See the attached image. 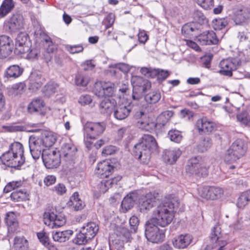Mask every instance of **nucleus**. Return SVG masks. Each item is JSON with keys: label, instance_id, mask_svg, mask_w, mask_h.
Wrapping results in <instances>:
<instances>
[{"label": "nucleus", "instance_id": "c9c22d12", "mask_svg": "<svg viewBox=\"0 0 250 250\" xmlns=\"http://www.w3.org/2000/svg\"><path fill=\"white\" fill-rule=\"evenodd\" d=\"M73 233V231L71 230L53 232L52 237L55 241L64 242L69 240Z\"/></svg>", "mask_w": 250, "mask_h": 250}, {"label": "nucleus", "instance_id": "7c9ffc66", "mask_svg": "<svg viewBox=\"0 0 250 250\" xmlns=\"http://www.w3.org/2000/svg\"><path fill=\"white\" fill-rule=\"evenodd\" d=\"M23 69L18 65H12L8 67L5 70L4 76L8 80H14L21 75Z\"/></svg>", "mask_w": 250, "mask_h": 250}, {"label": "nucleus", "instance_id": "de8ad7c7", "mask_svg": "<svg viewBox=\"0 0 250 250\" xmlns=\"http://www.w3.org/2000/svg\"><path fill=\"white\" fill-rule=\"evenodd\" d=\"M90 241L89 238L84 234L81 229L76 234L75 238L73 239V243L78 245H85Z\"/></svg>", "mask_w": 250, "mask_h": 250}, {"label": "nucleus", "instance_id": "bf43d9fd", "mask_svg": "<svg viewBox=\"0 0 250 250\" xmlns=\"http://www.w3.org/2000/svg\"><path fill=\"white\" fill-rule=\"evenodd\" d=\"M66 50L71 54L79 53L82 52L83 50V47L81 44L76 45H66Z\"/></svg>", "mask_w": 250, "mask_h": 250}, {"label": "nucleus", "instance_id": "c85d7f7f", "mask_svg": "<svg viewBox=\"0 0 250 250\" xmlns=\"http://www.w3.org/2000/svg\"><path fill=\"white\" fill-rule=\"evenodd\" d=\"M99 226L95 223L90 222L84 224L81 229L90 240L93 239L99 231Z\"/></svg>", "mask_w": 250, "mask_h": 250}, {"label": "nucleus", "instance_id": "680f3d73", "mask_svg": "<svg viewBox=\"0 0 250 250\" xmlns=\"http://www.w3.org/2000/svg\"><path fill=\"white\" fill-rule=\"evenodd\" d=\"M40 53L39 50L36 48L30 49L25 54H26V58L30 61H34L38 59Z\"/></svg>", "mask_w": 250, "mask_h": 250}, {"label": "nucleus", "instance_id": "ddd939ff", "mask_svg": "<svg viewBox=\"0 0 250 250\" xmlns=\"http://www.w3.org/2000/svg\"><path fill=\"white\" fill-rule=\"evenodd\" d=\"M61 158L59 152L50 149L45 150L42 156L44 165L47 168L58 167L61 163Z\"/></svg>", "mask_w": 250, "mask_h": 250}, {"label": "nucleus", "instance_id": "473e14b6", "mask_svg": "<svg viewBox=\"0 0 250 250\" xmlns=\"http://www.w3.org/2000/svg\"><path fill=\"white\" fill-rule=\"evenodd\" d=\"M131 110L130 105L121 104L117 106L114 111V116L119 120L125 119L129 114Z\"/></svg>", "mask_w": 250, "mask_h": 250}, {"label": "nucleus", "instance_id": "20e7f679", "mask_svg": "<svg viewBox=\"0 0 250 250\" xmlns=\"http://www.w3.org/2000/svg\"><path fill=\"white\" fill-rule=\"evenodd\" d=\"M105 129L104 122H87L83 126L84 142L86 147L90 149L93 145L92 140H96L101 135Z\"/></svg>", "mask_w": 250, "mask_h": 250}, {"label": "nucleus", "instance_id": "8fccbe9b", "mask_svg": "<svg viewBox=\"0 0 250 250\" xmlns=\"http://www.w3.org/2000/svg\"><path fill=\"white\" fill-rule=\"evenodd\" d=\"M88 82L89 78L87 75L80 72H78L76 74L75 82L76 85L85 86L88 84Z\"/></svg>", "mask_w": 250, "mask_h": 250}, {"label": "nucleus", "instance_id": "603ef678", "mask_svg": "<svg viewBox=\"0 0 250 250\" xmlns=\"http://www.w3.org/2000/svg\"><path fill=\"white\" fill-rule=\"evenodd\" d=\"M209 200H215L220 198L223 194V190L219 187H210Z\"/></svg>", "mask_w": 250, "mask_h": 250}, {"label": "nucleus", "instance_id": "37998d69", "mask_svg": "<svg viewBox=\"0 0 250 250\" xmlns=\"http://www.w3.org/2000/svg\"><path fill=\"white\" fill-rule=\"evenodd\" d=\"M138 124L139 128L149 132L155 129L157 126V123L155 120L149 119L146 121H139Z\"/></svg>", "mask_w": 250, "mask_h": 250}, {"label": "nucleus", "instance_id": "ea45409f", "mask_svg": "<svg viewBox=\"0 0 250 250\" xmlns=\"http://www.w3.org/2000/svg\"><path fill=\"white\" fill-rule=\"evenodd\" d=\"M24 184L25 183L21 180L10 182L5 186L3 191L8 193L12 190L14 191L18 190L20 188H24Z\"/></svg>", "mask_w": 250, "mask_h": 250}, {"label": "nucleus", "instance_id": "0eeeda50", "mask_svg": "<svg viewBox=\"0 0 250 250\" xmlns=\"http://www.w3.org/2000/svg\"><path fill=\"white\" fill-rule=\"evenodd\" d=\"M145 226V236L148 241L153 243H158L164 240L165 230L160 229L157 224L147 221Z\"/></svg>", "mask_w": 250, "mask_h": 250}, {"label": "nucleus", "instance_id": "a19ab883", "mask_svg": "<svg viewBox=\"0 0 250 250\" xmlns=\"http://www.w3.org/2000/svg\"><path fill=\"white\" fill-rule=\"evenodd\" d=\"M5 223L12 231L14 230L17 228L18 223L16 215L14 212H10L6 214Z\"/></svg>", "mask_w": 250, "mask_h": 250}, {"label": "nucleus", "instance_id": "864d4df0", "mask_svg": "<svg viewBox=\"0 0 250 250\" xmlns=\"http://www.w3.org/2000/svg\"><path fill=\"white\" fill-rule=\"evenodd\" d=\"M192 17L196 22H199L201 24L208 22V19L200 11L195 10L193 13Z\"/></svg>", "mask_w": 250, "mask_h": 250}, {"label": "nucleus", "instance_id": "5fc2aeb1", "mask_svg": "<svg viewBox=\"0 0 250 250\" xmlns=\"http://www.w3.org/2000/svg\"><path fill=\"white\" fill-rule=\"evenodd\" d=\"M250 198L248 193L243 192L238 199L237 202L238 208H243L250 200Z\"/></svg>", "mask_w": 250, "mask_h": 250}, {"label": "nucleus", "instance_id": "72a5a7b5", "mask_svg": "<svg viewBox=\"0 0 250 250\" xmlns=\"http://www.w3.org/2000/svg\"><path fill=\"white\" fill-rule=\"evenodd\" d=\"M29 192L23 188L13 191L10 195L11 200L15 202L26 201L29 199Z\"/></svg>", "mask_w": 250, "mask_h": 250}, {"label": "nucleus", "instance_id": "c03bdc74", "mask_svg": "<svg viewBox=\"0 0 250 250\" xmlns=\"http://www.w3.org/2000/svg\"><path fill=\"white\" fill-rule=\"evenodd\" d=\"M196 30L197 24L194 22L186 23L182 28V34L187 37L192 35V33Z\"/></svg>", "mask_w": 250, "mask_h": 250}, {"label": "nucleus", "instance_id": "2f4dec72", "mask_svg": "<svg viewBox=\"0 0 250 250\" xmlns=\"http://www.w3.org/2000/svg\"><path fill=\"white\" fill-rule=\"evenodd\" d=\"M102 179V180L100 181L99 183L98 184V188L100 192L104 193L112 187V185L116 184L121 180V177H117Z\"/></svg>", "mask_w": 250, "mask_h": 250}, {"label": "nucleus", "instance_id": "c756f323", "mask_svg": "<svg viewBox=\"0 0 250 250\" xmlns=\"http://www.w3.org/2000/svg\"><path fill=\"white\" fill-rule=\"evenodd\" d=\"M45 108L44 101L39 98H36L32 100L27 106V111L32 114L34 113H42Z\"/></svg>", "mask_w": 250, "mask_h": 250}, {"label": "nucleus", "instance_id": "a18cd8bd", "mask_svg": "<svg viewBox=\"0 0 250 250\" xmlns=\"http://www.w3.org/2000/svg\"><path fill=\"white\" fill-rule=\"evenodd\" d=\"M212 141L210 138L205 137L201 140L197 146L198 151L204 152L207 151L211 146Z\"/></svg>", "mask_w": 250, "mask_h": 250}, {"label": "nucleus", "instance_id": "a878e982", "mask_svg": "<svg viewBox=\"0 0 250 250\" xmlns=\"http://www.w3.org/2000/svg\"><path fill=\"white\" fill-rule=\"evenodd\" d=\"M138 199V194L136 191L129 192L124 198L121 203L122 209L125 211L130 209L133 207Z\"/></svg>", "mask_w": 250, "mask_h": 250}, {"label": "nucleus", "instance_id": "4d7b16f0", "mask_svg": "<svg viewBox=\"0 0 250 250\" xmlns=\"http://www.w3.org/2000/svg\"><path fill=\"white\" fill-rule=\"evenodd\" d=\"M43 40L46 43L45 46L47 53H52L56 51L57 47L55 44L52 42L50 37L47 36H45Z\"/></svg>", "mask_w": 250, "mask_h": 250}, {"label": "nucleus", "instance_id": "e2e57ef3", "mask_svg": "<svg viewBox=\"0 0 250 250\" xmlns=\"http://www.w3.org/2000/svg\"><path fill=\"white\" fill-rule=\"evenodd\" d=\"M173 115V112L170 110L165 111L160 115L159 118L162 120V124L164 125L170 119Z\"/></svg>", "mask_w": 250, "mask_h": 250}, {"label": "nucleus", "instance_id": "f8f14e48", "mask_svg": "<svg viewBox=\"0 0 250 250\" xmlns=\"http://www.w3.org/2000/svg\"><path fill=\"white\" fill-rule=\"evenodd\" d=\"M137 83L139 84L133 86L132 94V99L135 104L143 98L144 93L149 89L151 86L150 82L142 78H137Z\"/></svg>", "mask_w": 250, "mask_h": 250}, {"label": "nucleus", "instance_id": "09e8293b", "mask_svg": "<svg viewBox=\"0 0 250 250\" xmlns=\"http://www.w3.org/2000/svg\"><path fill=\"white\" fill-rule=\"evenodd\" d=\"M57 87V83L53 82H49L44 86L42 92L45 96L49 97L55 93Z\"/></svg>", "mask_w": 250, "mask_h": 250}, {"label": "nucleus", "instance_id": "e433bc0d", "mask_svg": "<svg viewBox=\"0 0 250 250\" xmlns=\"http://www.w3.org/2000/svg\"><path fill=\"white\" fill-rule=\"evenodd\" d=\"M28 243L23 236H17L14 239V250H28Z\"/></svg>", "mask_w": 250, "mask_h": 250}, {"label": "nucleus", "instance_id": "13d9d810", "mask_svg": "<svg viewBox=\"0 0 250 250\" xmlns=\"http://www.w3.org/2000/svg\"><path fill=\"white\" fill-rule=\"evenodd\" d=\"M37 236L40 242L45 247L50 245L49 238L47 233L43 230L37 233Z\"/></svg>", "mask_w": 250, "mask_h": 250}, {"label": "nucleus", "instance_id": "cd10ccee", "mask_svg": "<svg viewBox=\"0 0 250 250\" xmlns=\"http://www.w3.org/2000/svg\"><path fill=\"white\" fill-rule=\"evenodd\" d=\"M45 81V78L41 74L33 73L29 77L30 89L36 90L41 87Z\"/></svg>", "mask_w": 250, "mask_h": 250}, {"label": "nucleus", "instance_id": "4468645a", "mask_svg": "<svg viewBox=\"0 0 250 250\" xmlns=\"http://www.w3.org/2000/svg\"><path fill=\"white\" fill-rule=\"evenodd\" d=\"M28 143L30 153L35 160L38 159L41 156L42 157V153L47 150L45 149L44 144L41 138L31 136Z\"/></svg>", "mask_w": 250, "mask_h": 250}, {"label": "nucleus", "instance_id": "f257e3e1", "mask_svg": "<svg viewBox=\"0 0 250 250\" xmlns=\"http://www.w3.org/2000/svg\"><path fill=\"white\" fill-rule=\"evenodd\" d=\"M179 203L176 199L165 201L156 208L153 211V217L149 221L162 227L169 225L174 217L175 208Z\"/></svg>", "mask_w": 250, "mask_h": 250}, {"label": "nucleus", "instance_id": "6e6552de", "mask_svg": "<svg viewBox=\"0 0 250 250\" xmlns=\"http://www.w3.org/2000/svg\"><path fill=\"white\" fill-rule=\"evenodd\" d=\"M210 237V243L207 246V250H223L227 244L222 236L221 229L219 224L214 226Z\"/></svg>", "mask_w": 250, "mask_h": 250}, {"label": "nucleus", "instance_id": "49530a36", "mask_svg": "<svg viewBox=\"0 0 250 250\" xmlns=\"http://www.w3.org/2000/svg\"><path fill=\"white\" fill-rule=\"evenodd\" d=\"M228 24L226 18L215 19L212 21L211 26L215 30H220L224 28Z\"/></svg>", "mask_w": 250, "mask_h": 250}, {"label": "nucleus", "instance_id": "5701e85b", "mask_svg": "<svg viewBox=\"0 0 250 250\" xmlns=\"http://www.w3.org/2000/svg\"><path fill=\"white\" fill-rule=\"evenodd\" d=\"M233 61V59L230 58L221 61L219 64V73L224 76L231 77L233 75L232 72L236 69L237 66Z\"/></svg>", "mask_w": 250, "mask_h": 250}, {"label": "nucleus", "instance_id": "9b49d317", "mask_svg": "<svg viewBox=\"0 0 250 250\" xmlns=\"http://www.w3.org/2000/svg\"><path fill=\"white\" fill-rule=\"evenodd\" d=\"M114 90L115 84L113 83L100 81L95 83L93 92L99 97H111Z\"/></svg>", "mask_w": 250, "mask_h": 250}, {"label": "nucleus", "instance_id": "79ce46f5", "mask_svg": "<svg viewBox=\"0 0 250 250\" xmlns=\"http://www.w3.org/2000/svg\"><path fill=\"white\" fill-rule=\"evenodd\" d=\"M161 95L159 91L150 92L145 96V100L148 104H155L161 99Z\"/></svg>", "mask_w": 250, "mask_h": 250}, {"label": "nucleus", "instance_id": "69168bd1", "mask_svg": "<svg viewBox=\"0 0 250 250\" xmlns=\"http://www.w3.org/2000/svg\"><path fill=\"white\" fill-rule=\"evenodd\" d=\"M79 102L82 105H89L92 104V99L89 95H82L79 98Z\"/></svg>", "mask_w": 250, "mask_h": 250}, {"label": "nucleus", "instance_id": "9d476101", "mask_svg": "<svg viewBox=\"0 0 250 250\" xmlns=\"http://www.w3.org/2000/svg\"><path fill=\"white\" fill-rule=\"evenodd\" d=\"M139 208L141 212H146L159 205V201L156 194L151 192L142 195L138 199Z\"/></svg>", "mask_w": 250, "mask_h": 250}, {"label": "nucleus", "instance_id": "a211bd4d", "mask_svg": "<svg viewBox=\"0 0 250 250\" xmlns=\"http://www.w3.org/2000/svg\"><path fill=\"white\" fill-rule=\"evenodd\" d=\"M232 20L237 25L245 22L250 18V9L243 6H238L232 9Z\"/></svg>", "mask_w": 250, "mask_h": 250}, {"label": "nucleus", "instance_id": "423d86ee", "mask_svg": "<svg viewBox=\"0 0 250 250\" xmlns=\"http://www.w3.org/2000/svg\"><path fill=\"white\" fill-rule=\"evenodd\" d=\"M186 173L190 176L197 177L204 176L208 174V167L199 157L191 158L186 167Z\"/></svg>", "mask_w": 250, "mask_h": 250}, {"label": "nucleus", "instance_id": "774afa93", "mask_svg": "<svg viewBox=\"0 0 250 250\" xmlns=\"http://www.w3.org/2000/svg\"><path fill=\"white\" fill-rule=\"evenodd\" d=\"M157 79L159 82H162L167 79L170 75L169 72L167 70L158 69Z\"/></svg>", "mask_w": 250, "mask_h": 250}, {"label": "nucleus", "instance_id": "39448f33", "mask_svg": "<svg viewBox=\"0 0 250 250\" xmlns=\"http://www.w3.org/2000/svg\"><path fill=\"white\" fill-rule=\"evenodd\" d=\"M247 145L241 139H237L231 145L225 156L227 163H232L242 157L246 153Z\"/></svg>", "mask_w": 250, "mask_h": 250}, {"label": "nucleus", "instance_id": "6e6d98bb", "mask_svg": "<svg viewBox=\"0 0 250 250\" xmlns=\"http://www.w3.org/2000/svg\"><path fill=\"white\" fill-rule=\"evenodd\" d=\"M43 144L45 147H50L55 143L56 139L55 136L51 133H48L42 138Z\"/></svg>", "mask_w": 250, "mask_h": 250}, {"label": "nucleus", "instance_id": "4c0bfd02", "mask_svg": "<svg viewBox=\"0 0 250 250\" xmlns=\"http://www.w3.org/2000/svg\"><path fill=\"white\" fill-rule=\"evenodd\" d=\"M115 101L109 99L103 100L100 104L101 111L104 113L110 114L115 107Z\"/></svg>", "mask_w": 250, "mask_h": 250}, {"label": "nucleus", "instance_id": "052dcab7", "mask_svg": "<svg viewBox=\"0 0 250 250\" xmlns=\"http://www.w3.org/2000/svg\"><path fill=\"white\" fill-rule=\"evenodd\" d=\"M210 187L206 186L200 187L198 189V194L201 197L209 200L210 199L209 195L210 194Z\"/></svg>", "mask_w": 250, "mask_h": 250}, {"label": "nucleus", "instance_id": "f3484780", "mask_svg": "<svg viewBox=\"0 0 250 250\" xmlns=\"http://www.w3.org/2000/svg\"><path fill=\"white\" fill-rule=\"evenodd\" d=\"M15 48L12 39L5 35L0 36V58L4 59L9 56Z\"/></svg>", "mask_w": 250, "mask_h": 250}, {"label": "nucleus", "instance_id": "f03ea898", "mask_svg": "<svg viewBox=\"0 0 250 250\" xmlns=\"http://www.w3.org/2000/svg\"><path fill=\"white\" fill-rule=\"evenodd\" d=\"M0 159L4 165L19 169L25 160L23 145L18 142L11 144L9 150L2 155Z\"/></svg>", "mask_w": 250, "mask_h": 250}, {"label": "nucleus", "instance_id": "aec40b11", "mask_svg": "<svg viewBox=\"0 0 250 250\" xmlns=\"http://www.w3.org/2000/svg\"><path fill=\"white\" fill-rule=\"evenodd\" d=\"M77 151V149L73 144L67 143L62 146L60 154L62 160L70 162L75 160Z\"/></svg>", "mask_w": 250, "mask_h": 250}, {"label": "nucleus", "instance_id": "b1692460", "mask_svg": "<svg viewBox=\"0 0 250 250\" xmlns=\"http://www.w3.org/2000/svg\"><path fill=\"white\" fill-rule=\"evenodd\" d=\"M196 127L199 132L210 133L216 129V125L207 117H203L196 121Z\"/></svg>", "mask_w": 250, "mask_h": 250}, {"label": "nucleus", "instance_id": "dca6fc26", "mask_svg": "<svg viewBox=\"0 0 250 250\" xmlns=\"http://www.w3.org/2000/svg\"><path fill=\"white\" fill-rule=\"evenodd\" d=\"M23 18L19 14H14L4 22V27L9 33H14L23 27Z\"/></svg>", "mask_w": 250, "mask_h": 250}, {"label": "nucleus", "instance_id": "0e129e2a", "mask_svg": "<svg viewBox=\"0 0 250 250\" xmlns=\"http://www.w3.org/2000/svg\"><path fill=\"white\" fill-rule=\"evenodd\" d=\"M237 120L242 124L250 126V119L247 117L246 113H242L237 115Z\"/></svg>", "mask_w": 250, "mask_h": 250}, {"label": "nucleus", "instance_id": "f704fd0d", "mask_svg": "<svg viewBox=\"0 0 250 250\" xmlns=\"http://www.w3.org/2000/svg\"><path fill=\"white\" fill-rule=\"evenodd\" d=\"M68 205L75 211L82 210L85 206L84 203L79 198L78 192H75L70 197Z\"/></svg>", "mask_w": 250, "mask_h": 250}, {"label": "nucleus", "instance_id": "4be33fe9", "mask_svg": "<svg viewBox=\"0 0 250 250\" xmlns=\"http://www.w3.org/2000/svg\"><path fill=\"white\" fill-rule=\"evenodd\" d=\"M114 167L109 161H103L99 163L95 170V174L100 178H107L112 174Z\"/></svg>", "mask_w": 250, "mask_h": 250}, {"label": "nucleus", "instance_id": "58836bf2", "mask_svg": "<svg viewBox=\"0 0 250 250\" xmlns=\"http://www.w3.org/2000/svg\"><path fill=\"white\" fill-rule=\"evenodd\" d=\"M15 5L14 1H3L0 7V18L6 16L12 10Z\"/></svg>", "mask_w": 250, "mask_h": 250}, {"label": "nucleus", "instance_id": "2eb2a0df", "mask_svg": "<svg viewBox=\"0 0 250 250\" xmlns=\"http://www.w3.org/2000/svg\"><path fill=\"white\" fill-rule=\"evenodd\" d=\"M30 46L31 42L28 35L24 32L20 33L16 39L15 53L19 54H25L30 50Z\"/></svg>", "mask_w": 250, "mask_h": 250}, {"label": "nucleus", "instance_id": "393cba45", "mask_svg": "<svg viewBox=\"0 0 250 250\" xmlns=\"http://www.w3.org/2000/svg\"><path fill=\"white\" fill-rule=\"evenodd\" d=\"M182 154V151L179 148L166 149L163 152V159L165 163L173 165L176 163Z\"/></svg>", "mask_w": 250, "mask_h": 250}, {"label": "nucleus", "instance_id": "412c9836", "mask_svg": "<svg viewBox=\"0 0 250 250\" xmlns=\"http://www.w3.org/2000/svg\"><path fill=\"white\" fill-rule=\"evenodd\" d=\"M197 41L202 45L217 44L219 42L215 33L212 30L206 31L199 35Z\"/></svg>", "mask_w": 250, "mask_h": 250}, {"label": "nucleus", "instance_id": "bb28decb", "mask_svg": "<svg viewBox=\"0 0 250 250\" xmlns=\"http://www.w3.org/2000/svg\"><path fill=\"white\" fill-rule=\"evenodd\" d=\"M192 240V237L189 234H181L172 241L174 247L178 249H184L188 247Z\"/></svg>", "mask_w": 250, "mask_h": 250}, {"label": "nucleus", "instance_id": "338daca9", "mask_svg": "<svg viewBox=\"0 0 250 250\" xmlns=\"http://www.w3.org/2000/svg\"><path fill=\"white\" fill-rule=\"evenodd\" d=\"M53 190L58 195H62L65 193L66 188L64 184L59 183L53 188Z\"/></svg>", "mask_w": 250, "mask_h": 250}, {"label": "nucleus", "instance_id": "3c124183", "mask_svg": "<svg viewBox=\"0 0 250 250\" xmlns=\"http://www.w3.org/2000/svg\"><path fill=\"white\" fill-rule=\"evenodd\" d=\"M168 136L171 141L176 143H180L183 138L181 132L176 129L169 130L168 133Z\"/></svg>", "mask_w": 250, "mask_h": 250}, {"label": "nucleus", "instance_id": "6ab92c4d", "mask_svg": "<svg viewBox=\"0 0 250 250\" xmlns=\"http://www.w3.org/2000/svg\"><path fill=\"white\" fill-rule=\"evenodd\" d=\"M129 224L130 226L129 231L125 228H122L121 229L120 240L123 242L127 243L131 241L132 237L130 233H135L136 232L139 224V219L135 216H132L130 218Z\"/></svg>", "mask_w": 250, "mask_h": 250}, {"label": "nucleus", "instance_id": "7ed1b4c3", "mask_svg": "<svg viewBox=\"0 0 250 250\" xmlns=\"http://www.w3.org/2000/svg\"><path fill=\"white\" fill-rule=\"evenodd\" d=\"M157 143L154 137L151 135L144 134L139 142L135 145L133 152L138 159L142 158L146 161L149 160L152 153L157 149Z\"/></svg>", "mask_w": 250, "mask_h": 250}, {"label": "nucleus", "instance_id": "1a4fd4ad", "mask_svg": "<svg viewBox=\"0 0 250 250\" xmlns=\"http://www.w3.org/2000/svg\"><path fill=\"white\" fill-rule=\"evenodd\" d=\"M43 221L46 225L53 229L63 226L66 223L64 215L57 213L56 210L45 211L43 214Z\"/></svg>", "mask_w": 250, "mask_h": 250}]
</instances>
